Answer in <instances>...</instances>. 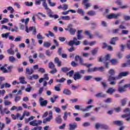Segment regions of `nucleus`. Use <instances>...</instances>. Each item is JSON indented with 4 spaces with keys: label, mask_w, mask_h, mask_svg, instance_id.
<instances>
[{
    "label": "nucleus",
    "mask_w": 130,
    "mask_h": 130,
    "mask_svg": "<svg viewBox=\"0 0 130 130\" xmlns=\"http://www.w3.org/2000/svg\"><path fill=\"white\" fill-rule=\"evenodd\" d=\"M41 2H43V0H36L35 4L37 5V6H39L41 5Z\"/></svg>",
    "instance_id": "680f3d73"
},
{
    "label": "nucleus",
    "mask_w": 130,
    "mask_h": 130,
    "mask_svg": "<svg viewBox=\"0 0 130 130\" xmlns=\"http://www.w3.org/2000/svg\"><path fill=\"white\" fill-rule=\"evenodd\" d=\"M74 44L76 46L80 45V44H81V41H78V39L77 38L74 37L73 40L70 41L68 43V45L73 47V46H74Z\"/></svg>",
    "instance_id": "20e7f679"
},
{
    "label": "nucleus",
    "mask_w": 130,
    "mask_h": 130,
    "mask_svg": "<svg viewBox=\"0 0 130 130\" xmlns=\"http://www.w3.org/2000/svg\"><path fill=\"white\" fill-rule=\"evenodd\" d=\"M126 84L124 85L123 86H120V85L118 86V91L119 93H123V92H125L126 91L127 86Z\"/></svg>",
    "instance_id": "1a4fd4ad"
},
{
    "label": "nucleus",
    "mask_w": 130,
    "mask_h": 130,
    "mask_svg": "<svg viewBox=\"0 0 130 130\" xmlns=\"http://www.w3.org/2000/svg\"><path fill=\"white\" fill-rule=\"evenodd\" d=\"M38 71L40 73H42V74H44V73H45V69H44V68H40L39 69Z\"/></svg>",
    "instance_id": "774afa93"
},
{
    "label": "nucleus",
    "mask_w": 130,
    "mask_h": 130,
    "mask_svg": "<svg viewBox=\"0 0 130 130\" xmlns=\"http://www.w3.org/2000/svg\"><path fill=\"white\" fill-rule=\"evenodd\" d=\"M73 75H74V70H71L67 73V76H69V77H72Z\"/></svg>",
    "instance_id": "e2e57ef3"
},
{
    "label": "nucleus",
    "mask_w": 130,
    "mask_h": 130,
    "mask_svg": "<svg viewBox=\"0 0 130 130\" xmlns=\"http://www.w3.org/2000/svg\"><path fill=\"white\" fill-rule=\"evenodd\" d=\"M7 64H5V66L2 67L0 68L1 71H3V70H4L3 71V73H8V70L7 69H6V68H6V67H7Z\"/></svg>",
    "instance_id": "49530a36"
},
{
    "label": "nucleus",
    "mask_w": 130,
    "mask_h": 130,
    "mask_svg": "<svg viewBox=\"0 0 130 130\" xmlns=\"http://www.w3.org/2000/svg\"><path fill=\"white\" fill-rule=\"evenodd\" d=\"M9 59L10 62H14V61H16V58H15L13 56H10Z\"/></svg>",
    "instance_id": "4d7b16f0"
},
{
    "label": "nucleus",
    "mask_w": 130,
    "mask_h": 130,
    "mask_svg": "<svg viewBox=\"0 0 130 130\" xmlns=\"http://www.w3.org/2000/svg\"><path fill=\"white\" fill-rule=\"evenodd\" d=\"M34 119V116H31L28 119H25V123H28L29 121H31V120H33Z\"/></svg>",
    "instance_id": "ea45409f"
},
{
    "label": "nucleus",
    "mask_w": 130,
    "mask_h": 130,
    "mask_svg": "<svg viewBox=\"0 0 130 130\" xmlns=\"http://www.w3.org/2000/svg\"><path fill=\"white\" fill-rule=\"evenodd\" d=\"M54 62L55 63H57L58 67L61 66V61L59 60V59L58 57H55L54 58Z\"/></svg>",
    "instance_id": "4be33fe9"
},
{
    "label": "nucleus",
    "mask_w": 130,
    "mask_h": 130,
    "mask_svg": "<svg viewBox=\"0 0 130 130\" xmlns=\"http://www.w3.org/2000/svg\"><path fill=\"white\" fill-rule=\"evenodd\" d=\"M110 60V55L107 54L105 57L103 58V60L102 58H100L99 61L102 62L105 65L107 69H109V61Z\"/></svg>",
    "instance_id": "f03ea898"
},
{
    "label": "nucleus",
    "mask_w": 130,
    "mask_h": 130,
    "mask_svg": "<svg viewBox=\"0 0 130 130\" xmlns=\"http://www.w3.org/2000/svg\"><path fill=\"white\" fill-rule=\"evenodd\" d=\"M121 16V13H119L116 14L114 13L110 14V15H108L107 16V18L109 19V20H111V19H118L119 17H120Z\"/></svg>",
    "instance_id": "0eeeda50"
},
{
    "label": "nucleus",
    "mask_w": 130,
    "mask_h": 130,
    "mask_svg": "<svg viewBox=\"0 0 130 130\" xmlns=\"http://www.w3.org/2000/svg\"><path fill=\"white\" fill-rule=\"evenodd\" d=\"M37 38L39 40L44 39V37L41 35L40 34H38L37 36Z\"/></svg>",
    "instance_id": "69168bd1"
},
{
    "label": "nucleus",
    "mask_w": 130,
    "mask_h": 130,
    "mask_svg": "<svg viewBox=\"0 0 130 130\" xmlns=\"http://www.w3.org/2000/svg\"><path fill=\"white\" fill-rule=\"evenodd\" d=\"M85 35H87V36H88V37L90 39H92V38H93L94 37V36L93 35L91 34V32L90 31L86 30L85 31Z\"/></svg>",
    "instance_id": "b1692460"
},
{
    "label": "nucleus",
    "mask_w": 130,
    "mask_h": 130,
    "mask_svg": "<svg viewBox=\"0 0 130 130\" xmlns=\"http://www.w3.org/2000/svg\"><path fill=\"white\" fill-rule=\"evenodd\" d=\"M63 94H64V95H71L72 94V92L71 90L68 89H64L63 90Z\"/></svg>",
    "instance_id": "bb28decb"
},
{
    "label": "nucleus",
    "mask_w": 130,
    "mask_h": 130,
    "mask_svg": "<svg viewBox=\"0 0 130 130\" xmlns=\"http://www.w3.org/2000/svg\"><path fill=\"white\" fill-rule=\"evenodd\" d=\"M47 14L49 18H54V19H58L59 16L58 15H53V12L50 9L47 10Z\"/></svg>",
    "instance_id": "423d86ee"
},
{
    "label": "nucleus",
    "mask_w": 130,
    "mask_h": 130,
    "mask_svg": "<svg viewBox=\"0 0 130 130\" xmlns=\"http://www.w3.org/2000/svg\"><path fill=\"white\" fill-rule=\"evenodd\" d=\"M83 76L80 74V72H76L75 75H74V79L75 81H77V80H81Z\"/></svg>",
    "instance_id": "9b49d317"
},
{
    "label": "nucleus",
    "mask_w": 130,
    "mask_h": 130,
    "mask_svg": "<svg viewBox=\"0 0 130 130\" xmlns=\"http://www.w3.org/2000/svg\"><path fill=\"white\" fill-rule=\"evenodd\" d=\"M11 122H12V120L11 119V118L8 117H5V123L6 124H10V123H11Z\"/></svg>",
    "instance_id": "f704fd0d"
},
{
    "label": "nucleus",
    "mask_w": 130,
    "mask_h": 130,
    "mask_svg": "<svg viewBox=\"0 0 130 130\" xmlns=\"http://www.w3.org/2000/svg\"><path fill=\"white\" fill-rule=\"evenodd\" d=\"M106 95L105 94H102V92L98 93L96 94H95V96L97 98H99L100 97H105Z\"/></svg>",
    "instance_id": "de8ad7c7"
},
{
    "label": "nucleus",
    "mask_w": 130,
    "mask_h": 130,
    "mask_svg": "<svg viewBox=\"0 0 130 130\" xmlns=\"http://www.w3.org/2000/svg\"><path fill=\"white\" fill-rule=\"evenodd\" d=\"M11 111H14V110H16V111H22L23 110V108L21 106L17 107L16 106H13L10 109Z\"/></svg>",
    "instance_id": "ddd939ff"
},
{
    "label": "nucleus",
    "mask_w": 130,
    "mask_h": 130,
    "mask_svg": "<svg viewBox=\"0 0 130 130\" xmlns=\"http://www.w3.org/2000/svg\"><path fill=\"white\" fill-rule=\"evenodd\" d=\"M30 125H32V126H37V120H34L33 121H31L29 122Z\"/></svg>",
    "instance_id": "473e14b6"
},
{
    "label": "nucleus",
    "mask_w": 130,
    "mask_h": 130,
    "mask_svg": "<svg viewBox=\"0 0 130 130\" xmlns=\"http://www.w3.org/2000/svg\"><path fill=\"white\" fill-rule=\"evenodd\" d=\"M93 79V76L91 75L85 76L84 77V81H90V80H92Z\"/></svg>",
    "instance_id": "2f4dec72"
},
{
    "label": "nucleus",
    "mask_w": 130,
    "mask_h": 130,
    "mask_svg": "<svg viewBox=\"0 0 130 130\" xmlns=\"http://www.w3.org/2000/svg\"><path fill=\"white\" fill-rule=\"evenodd\" d=\"M7 110H8V108H4L3 109V105H0V112L1 114H4V113H6L7 112Z\"/></svg>",
    "instance_id": "5701e85b"
},
{
    "label": "nucleus",
    "mask_w": 130,
    "mask_h": 130,
    "mask_svg": "<svg viewBox=\"0 0 130 130\" xmlns=\"http://www.w3.org/2000/svg\"><path fill=\"white\" fill-rule=\"evenodd\" d=\"M29 18H26V19L24 21L25 25V31L26 33H29V30L28 29V26H27V24L28 23H29Z\"/></svg>",
    "instance_id": "412c9836"
},
{
    "label": "nucleus",
    "mask_w": 130,
    "mask_h": 130,
    "mask_svg": "<svg viewBox=\"0 0 130 130\" xmlns=\"http://www.w3.org/2000/svg\"><path fill=\"white\" fill-rule=\"evenodd\" d=\"M53 109H54L55 111L57 113H59V112H60V109H59V108H58L57 107H54Z\"/></svg>",
    "instance_id": "052dcab7"
},
{
    "label": "nucleus",
    "mask_w": 130,
    "mask_h": 130,
    "mask_svg": "<svg viewBox=\"0 0 130 130\" xmlns=\"http://www.w3.org/2000/svg\"><path fill=\"white\" fill-rule=\"evenodd\" d=\"M121 104L122 106H125V104H126V99L121 100Z\"/></svg>",
    "instance_id": "6e6d98bb"
},
{
    "label": "nucleus",
    "mask_w": 130,
    "mask_h": 130,
    "mask_svg": "<svg viewBox=\"0 0 130 130\" xmlns=\"http://www.w3.org/2000/svg\"><path fill=\"white\" fill-rule=\"evenodd\" d=\"M43 7L45 8V10H49V8H48V6H47V4H46V0H43L42 2Z\"/></svg>",
    "instance_id": "72a5a7b5"
},
{
    "label": "nucleus",
    "mask_w": 130,
    "mask_h": 130,
    "mask_svg": "<svg viewBox=\"0 0 130 130\" xmlns=\"http://www.w3.org/2000/svg\"><path fill=\"white\" fill-rule=\"evenodd\" d=\"M10 32H7L6 34H2V38H5V39H8V38L9 37V36L10 35Z\"/></svg>",
    "instance_id": "a19ab883"
},
{
    "label": "nucleus",
    "mask_w": 130,
    "mask_h": 130,
    "mask_svg": "<svg viewBox=\"0 0 130 130\" xmlns=\"http://www.w3.org/2000/svg\"><path fill=\"white\" fill-rule=\"evenodd\" d=\"M115 92V89L113 87H110L106 91V93L108 94H110L111 95H113V93Z\"/></svg>",
    "instance_id": "2eb2a0df"
},
{
    "label": "nucleus",
    "mask_w": 130,
    "mask_h": 130,
    "mask_svg": "<svg viewBox=\"0 0 130 130\" xmlns=\"http://www.w3.org/2000/svg\"><path fill=\"white\" fill-rule=\"evenodd\" d=\"M60 18L61 19H62V20H64L66 21H69V20H71V17L69 16H62L60 17Z\"/></svg>",
    "instance_id": "58836bf2"
},
{
    "label": "nucleus",
    "mask_w": 130,
    "mask_h": 130,
    "mask_svg": "<svg viewBox=\"0 0 130 130\" xmlns=\"http://www.w3.org/2000/svg\"><path fill=\"white\" fill-rule=\"evenodd\" d=\"M93 107H95L94 106L90 105L86 107L84 109L82 110V111H88L89 109H91V108H93Z\"/></svg>",
    "instance_id": "a18cd8bd"
},
{
    "label": "nucleus",
    "mask_w": 130,
    "mask_h": 130,
    "mask_svg": "<svg viewBox=\"0 0 130 130\" xmlns=\"http://www.w3.org/2000/svg\"><path fill=\"white\" fill-rule=\"evenodd\" d=\"M9 22V19L8 18H3V20L1 21V24H5V23H8Z\"/></svg>",
    "instance_id": "bf43d9fd"
},
{
    "label": "nucleus",
    "mask_w": 130,
    "mask_h": 130,
    "mask_svg": "<svg viewBox=\"0 0 130 130\" xmlns=\"http://www.w3.org/2000/svg\"><path fill=\"white\" fill-rule=\"evenodd\" d=\"M61 71L63 73H68L69 71H71V68L62 67L61 68Z\"/></svg>",
    "instance_id": "a878e982"
},
{
    "label": "nucleus",
    "mask_w": 130,
    "mask_h": 130,
    "mask_svg": "<svg viewBox=\"0 0 130 130\" xmlns=\"http://www.w3.org/2000/svg\"><path fill=\"white\" fill-rule=\"evenodd\" d=\"M108 75L107 76V80L109 82L110 85L112 86H115L116 85V80H119L123 77H126V76L129 75V72L128 71L125 72H121L117 76H114L115 75V71L113 69H110L108 71Z\"/></svg>",
    "instance_id": "f257e3e1"
},
{
    "label": "nucleus",
    "mask_w": 130,
    "mask_h": 130,
    "mask_svg": "<svg viewBox=\"0 0 130 130\" xmlns=\"http://www.w3.org/2000/svg\"><path fill=\"white\" fill-rule=\"evenodd\" d=\"M4 105L5 106H9V105H12V102L10 101H4Z\"/></svg>",
    "instance_id": "c03bdc74"
},
{
    "label": "nucleus",
    "mask_w": 130,
    "mask_h": 130,
    "mask_svg": "<svg viewBox=\"0 0 130 130\" xmlns=\"http://www.w3.org/2000/svg\"><path fill=\"white\" fill-rule=\"evenodd\" d=\"M7 52L9 54H11V55H14L15 54V52L13 50V49L10 48L7 50Z\"/></svg>",
    "instance_id": "37998d69"
},
{
    "label": "nucleus",
    "mask_w": 130,
    "mask_h": 130,
    "mask_svg": "<svg viewBox=\"0 0 130 130\" xmlns=\"http://www.w3.org/2000/svg\"><path fill=\"white\" fill-rule=\"evenodd\" d=\"M25 5L27 6V7H32L33 6V2H30V3L29 2H25Z\"/></svg>",
    "instance_id": "0e129e2a"
},
{
    "label": "nucleus",
    "mask_w": 130,
    "mask_h": 130,
    "mask_svg": "<svg viewBox=\"0 0 130 130\" xmlns=\"http://www.w3.org/2000/svg\"><path fill=\"white\" fill-rule=\"evenodd\" d=\"M34 73V70L33 69H29V68H27L25 69V74L27 75H32Z\"/></svg>",
    "instance_id": "dca6fc26"
},
{
    "label": "nucleus",
    "mask_w": 130,
    "mask_h": 130,
    "mask_svg": "<svg viewBox=\"0 0 130 130\" xmlns=\"http://www.w3.org/2000/svg\"><path fill=\"white\" fill-rule=\"evenodd\" d=\"M82 32H83V30H80L77 31V40H81V39H83V38H84L83 36H82V35H81V34H82Z\"/></svg>",
    "instance_id": "4468645a"
},
{
    "label": "nucleus",
    "mask_w": 130,
    "mask_h": 130,
    "mask_svg": "<svg viewBox=\"0 0 130 130\" xmlns=\"http://www.w3.org/2000/svg\"><path fill=\"white\" fill-rule=\"evenodd\" d=\"M70 130H74L77 128V123L74 122L69 124Z\"/></svg>",
    "instance_id": "aec40b11"
},
{
    "label": "nucleus",
    "mask_w": 130,
    "mask_h": 130,
    "mask_svg": "<svg viewBox=\"0 0 130 130\" xmlns=\"http://www.w3.org/2000/svg\"><path fill=\"white\" fill-rule=\"evenodd\" d=\"M91 125V123L89 122H86L82 124V126L84 127H86L87 126H90Z\"/></svg>",
    "instance_id": "5fc2aeb1"
},
{
    "label": "nucleus",
    "mask_w": 130,
    "mask_h": 130,
    "mask_svg": "<svg viewBox=\"0 0 130 130\" xmlns=\"http://www.w3.org/2000/svg\"><path fill=\"white\" fill-rule=\"evenodd\" d=\"M66 80H67L66 78H62L60 79H56V82L57 83H63V82H64V81H66Z\"/></svg>",
    "instance_id": "8fccbe9b"
},
{
    "label": "nucleus",
    "mask_w": 130,
    "mask_h": 130,
    "mask_svg": "<svg viewBox=\"0 0 130 130\" xmlns=\"http://www.w3.org/2000/svg\"><path fill=\"white\" fill-rule=\"evenodd\" d=\"M65 30L66 31H69L71 35H75L76 32H77V30L73 28V24H69L68 28H65Z\"/></svg>",
    "instance_id": "39448f33"
},
{
    "label": "nucleus",
    "mask_w": 130,
    "mask_h": 130,
    "mask_svg": "<svg viewBox=\"0 0 130 130\" xmlns=\"http://www.w3.org/2000/svg\"><path fill=\"white\" fill-rule=\"evenodd\" d=\"M98 52V48L93 49L91 51V53H92V55H96V54H97Z\"/></svg>",
    "instance_id": "3c124183"
},
{
    "label": "nucleus",
    "mask_w": 130,
    "mask_h": 130,
    "mask_svg": "<svg viewBox=\"0 0 130 130\" xmlns=\"http://www.w3.org/2000/svg\"><path fill=\"white\" fill-rule=\"evenodd\" d=\"M19 80L20 83H21V84H27V82H26V81H25V77H19Z\"/></svg>",
    "instance_id": "7c9ffc66"
},
{
    "label": "nucleus",
    "mask_w": 130,
    "mask_h": 130,
    "mask_svg": "<svg viewBox=\"0 0 130 130\" xmlns=\"http://www.w3.org/2000/svg\"><path fill=\"white\" fill-rule=\"evenodd\" d=\"M45 80L46 81H48L49 80V77L48 76V74H45L44 75V78H41L39 80V83L41 84L42 82H43V80Z\"/></svg>",
    "instance_id": "f8f14e48"
},
{
    "label": "nucleus",
    "mask_w": 130,
    "mask_h": 130,
    "mask_svg": "<svg viewBox=\"0 0 130 130\" xmlns=\"http://www.w3.org/2000/svg\"><path fill=\"white\" fill-rule=\"evenodd\" d=\"M87 73H94V72H97V67L90 68L88 67L87 70Z\"/></svg>",
    "instance_id": "a211bd4d"
},
{
    "label": "nucleus",
    "mask_w": 130,
    "mask_h": 130,
    "mask_svg": "<svg viewBox=\"0 0 130 130\" xmlns=\"http://www.w3.org/2000/svg\"><path fill=\"white\" fill-rule=\"evenodd\" d=\"M110 62L112 64H113V66H115L116 64H118V63H119L118 62V60L116 59H112L110 60Z\"/></svg>",
    "instance_id": "c85d7f7f"
},
{
    "label": "nucleus",
    "mask_w": 130,
    "mask_h": 130,
    "mask_svg": "<svg viewBox=\"0 0 130 130\" xmlns=\"http://www.w3.org/2000/svg\"><path fill=\"white\" fill-rule=\"evenodd\" d=\"M119 38L117 37L113 38L110 42V44L115 45V41H118Z\"/></svg>",
    "instance_id": "f3484780"
},
{
    "label": "nucleus",
    "mask_w": 130,
    "mask_h": 130,
    "mask_svg": "<svg viewBox=\"0 0 130 130\" xmlns=\"http://www.w3.org/2000/svg\"><path fill=\"white\" fill-rule=\"evenodd\" d=\"M39 102H40L41 106H42V107L47 106V103H48V102L47 100H44L43 98H40Z\"/></svg>",
    "instance_id": "9d476101"
},
{
    "label": "nucleus",
    "mask_w": 130,
    "mask_h": 130,
    "mask_svg": "<svg viewBox=\"0 0 130 130\" xmlns=\"http://www.w3.org/2000/svg\"><path fill=\"white\" fill-rule=\"evenodd\" d=\"M68 9H69V5H68L66 4H63L62 5V10L63 11H67V10H68Z\"/></svg>",
    "instance_id": "13d9d810"
},
{
    "label": "nucleus",
    "mask_w": 130,
    "mask_h": 130,
    "mask_svg": "<svg viewBox=\"0 0 130 130\" xmlns=\"http://www.w3.org/2000/svg\"><path fill=\"white\" fill-rule=\"evenodd\" d=\"M115 4L117 5L118 6H122V2H121V0H117L115 2Z\"/></svg>",
    "instance_id": "338daca9"
},
{
    "label": "nucleus",
    "mask_w": 130,
    "mask_h": 130,
    "mask_svg": "<svg viewBox=\"0 0 130 130\" xmlns=\"http://www.w3.org/2000/svg\"><path fill=\"white\" fill-rule=\"evenodd\" d=\"M78 14H79L81 16H84L85 15V11L83 9H78L77 10Z\"/></svg>",
    "instance_id": "c9c22d12"
},
{
    "label": "nucleus",
    "mask_w": 130,
    "mask_h": 130,
    "mask_svg": "<svg viewBox=\"0 0 130 130\" xmlns=\"http://www.w3.org/2000/svg\"><path fill=\"white\" fill-rule=\"evenodd\" d=\"M121 67H122V68L130 67V59L128 60L126 63L121 64Z\"/></svg>",
    "instance_id": "c756f323"
},
{
    "label": "nucleus",
    "mask_w": 130,
    "mask_h": 130,
    "mask_svg": "<svg viewBox=\"0 0 130 130\" xmlns=\"http://www.w3.org/2000/svg\"><path fill=\"white\" fill-rule=\"evenodd\" d=\"M55 121L57 123L60 124L62 122V119H61V116L60 115H58L55 118Z\"/></svg>",
    "instance_id": "6ab92c4d"
},
{
    "label": "nucleus",
    "mask_w": 130,
    "mask_h": 130,
    "mask_svg": "<svg viewBox=\"0 0 130 130\" xmlns=\"http://www.w3.org/2000/svg\"><path fill=\"white\" fill-rule=\"evenodd\" d=\"M28 33H29V31H32V30H34L33 32H32V34H34V35H36V28H35V27L34 26H30L29 27V28H28Z\"/></svg>",
    "instance_id": "393cba45"
},
{
    "label": "nucleus",
    "mask_w": 130,
    "mask_h": 130,
    "mask_svg": "<svg viewBox=\"0 0 130 130\" xmlns=\"http://www.w3.org/2000/svg\"><path fill=\"white\" fill-rule=\"evenodd\" d=\"M21 100V96L16 95L14 98V101L16 103L19 102Z\"/></svg>",
    "instance_id": "09e8293b"
},
{
    "label": "nucleus",
    "mask_w": 130,
    "mask_h": 130,
    "mask_svg": "<svg viewBox=\"0 0 130 130\" xmlns=\"http://www.w3.org/2000/svg\"><path fill=\"white\" fill-rule=\"evenodd\" d=\"M101 128H102V129H110L109 126L105 124H102V125L101 126Z\"/></svg>",
    "instance_id": "79ce46f5"
},
{
    "label": "nucleus",
    "mask_w": 130,
    "mask_h": 130,
    "mask_svg": "<svg viewBox=\"0 0 130 130\" xmlns=\"http://www.w3.org/2000/svg\"><path fill=\"white\" fill-rule=\"evenodd\" d=\"M124 113H125L124 115L121 116L122 118H125V120L128 122H130V109L127 108L123 110Z\"/></svg>",
    "instance_id": "7ed1b4c3"
},
{
    "label": "nucleus",
    "mask_w": 130,
    "mask_h": 130,
    "mask_svg": "<svg viewBox=\"0 0 130 130\" xmlns=\"http://www.w3.org/2000/svg\"><path fill=\"white\" fill-rule=\"evenodd\" d=\"M113 123H114V124H116V125H119V126H121V125L123 124V121H118V120L114 121Z\"/></svg>",
    "instance_id": "cd10ccee"
},
{
    "label": "nucleus",
    "mask_w": 130,
    "mask_h": 130,
    "mask_svg": "<svg viewBox=\"0 0 130 130\" xmlns=\"http://www.w3.org/2000/svg\"><path fill=\"white\" fill-rule=\"evenodd\" d=\"M79 63L80 64H81V66H84V67H86V68H90V67L93 66L92 63H84V60H83V59L82 58H80L79 59Z\"/></svg>",
    "instance_id": "6e6552de"
},
{
    "label": "nucleus",
    "mask_w": 130,
    "mask_h": 130,
    "mask_svg": "<svg viewBox=\"0 0 130 130\" xmlns=\"http://www.w3.org/2000/svg\"><path fill=\"white\" fill-rule=\"evenodd\" d=\"M50 45H51V44H50V43L48 42H44L43 43V46L47 48H48V47H50Z\"/></svg>",
    "instance_id": "4c0bfd02"
},
{
    "label": "nucleus",
    "mask_w": 130,
    "mask_h": 130,
    "mask_svg": "<svg viewBox=\"0 0 130 130\" xmlns=\"http://www.w3.org/2000/svg\"><path fill=\"white\" fill-rule=\"evenodd\" d=\"M88 15L89 16H95L96 12L94 11H90L87 12Z\"/></svg>",
    "instance_id": "864d4df0"
},
{
    "label": "nucleus",
    "mask_w": 130,
    "mask_h": 130,
    "mask_svg": "<svg viewBox=\"0 0 130 130\" xmlns=\"http://www.w3.org/2000/svg\"><path fill=\"white\" fill-rule=\"evenodd\" d=\"M47 1L50 7H55V6H56V4L51 2V0H47Z\"/></svg>",
    "instance_id": "603ef678"
},
{
    "label": "nucleus",
    "mask_w": 130,
    "mask_h": 130,
    "mask_svg": "<svg viewBox=\"0 0 130 130\" xmlns=\"http://www.w3.org/2000/svg\"><path fill=\"white\" fill-rule=\"evenodd\" d=\"M48 67L49 69H55V66L54 65V63L52 62H49L48 64Z\"/></svg>",
    "instance_id": "e433bc0d"
}]
</instances>
